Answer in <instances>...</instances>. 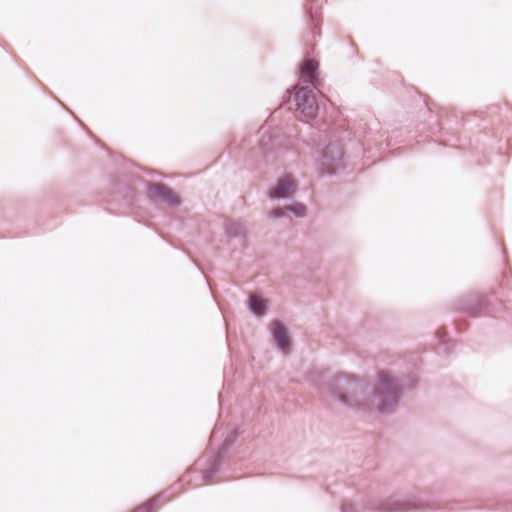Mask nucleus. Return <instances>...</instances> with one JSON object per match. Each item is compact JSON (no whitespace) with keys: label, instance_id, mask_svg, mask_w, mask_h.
Here are the masks:
<instances>
[{"label":"nucleus","instance_id":"nucleus-14","mask_svg":"<svg viewBox=\"0 0 512 512\" xmlns=\"http://www.w3.org/2000/svg\"><path fill=\"white\" fill-rule=\"evenodd\" d=\"M286 214H287V210L285 209V206H284V207H277V208L272 209L268 213V216L272 219H279V218L285 217Z\"/></svg>","mask_w":512,"mask_h":512},{"label":"nucleus","instance_id":"nucleus-3","mask_svg":"<svg viewBox=\"0 0 512 512\" xmlns=\"http://www.w3.org/2000/svg\"><path fill=\"white\" fill-rule=\"evenodd\" d=\"M428 502L417 498L408 497L404 499L389 498L385 501L378 503L373 509L378 512H411V511H424L429 508Z\"/></svg>","mask_w":512,"mask_h":512},{"label":"nucleus","instance_id":"nucleus-11","mask_svg":"<svg viewBox=\"0 0 512 512\" xmlns=\"http://www.w3.org/2000/svg\"><path fill=\"white\" fill-rule=\"evenodd\" d=\"M285 209L287 212L292 213L298 218H304L307 214V207L300 202H293L291 204L285 205Z\"/></svg>","mask_w":512,"mask_h":512},{"label":"nucleus","instance_id":"nucleus-6","mask_svg":"<svg viewBox=\"0 0 512 512\" xmlns=\"http://www.w3.org/2000/svg\"><path fill=\"white\" fill-rule=\"evenodd\" d=\"M488 299L480 294L474 293L469 295V297L460 302L458 309L468 313L471 316H477L482 313H488L489 310L487 308Z\"/></svg>","mask_w":512,"mask_h":512},{"label":"nucleus","instance_id":"nucleus-2","mask_svg":"<svg viewBox=\"0 0 512 512\" xmlns=\"http://www.w3.org/2000/svg\"><path fill=\"white\" fill-rule=\"evenodd\" d=\"M316 88L297 84L294 87L292 101L294 112L302 121L308 122L316 118L319 111V103L315 93Z\"/></svg>","mask_w":512,"mask_h":512},{"label":"nucleus","instance_id":"nucleus-1","mask_svg":"<svg viewBox=\"0 0 512 512\" xmlns=\"http://www.w3.org/2000/svg\"><path fill=\"white\" fill-rule=\"evenodd\" d=\"M318 394L329 397L343 406L359 411H370L373 406L382 414L395 412L402 396L400 380L389 371L377 374V384L370 385L358 378L327 376L319 374V383L315 384Z\"/></svg>","mask_w":512,"mask_h":512},{"label":"nucleus","instance_id":"nucleus-4","mask_svg":"<svg viewBox=\"0 0 512 512\" xmlns=\"http://www.w3.org/2000/svg\"><path fill=\"white\" fill-rule=\"evenodd\" d=\"M342 148L336 144L327 145L321 152V156L318 160V169L326 174H336L342 166Z\"/></svg>","mask_w":512,"mask_h":512},{"label":"nucleus","instance_id":"nucleus-9","mask_svg":"<svg viewBox=\"0 0 512 512\" xmlns=\"http://www.w3.org/2000/svg\"><path fill=\"white\" fill-rule=\"evenodd\" d=\"M149 191L171 207H177L181 203L179 196L165 184L152 183Z\"/></svg>","mask_w":512,"mask_h":512},{"label":"nucleus","instance_id":"nucleus-15","mask_svg":"<svg viewBox=\"0 0 512 512\" xmlns=\"http://www.w3.org/2000/svg\"><path fill=\"white\" fill-rule=\"evenodd\" d=\"M272 136L270 134H267L266 131L262 132V137L260 140V147L263 153H266L269 151V148L267 145L271 142Z\"/></svg>","mask_w":512,"mask_h":512},{"label":"nucleus","instance_id":"nucleus-16","mask_svg":"<svg viewBox=\"0 0 512 512\" xmlns=\"http://www.w3.org/2000/svg\"><path fill=\"white\" fill-rule=\"evenodd\" d=\"M342 512H359L356 507L350 502H344L342 504Z\"/></svg>","mask_w":512,"mask_h":512},{"label":"nucleus","instance_id":"nucleus-10","mask_svg":"<svg viewBox=\"0 0 512 512\" xmlns=\"http://www.w3.org/2000/svg\"><path fill=\"white\" fill-rule=\"evenodd\" d=\"M249 309L253 314L262 316L267 310L266 301L257 295H251L249 298Z\"/></svg>","mask_w":512,"mask_h":512},{"label":"nucleus","instance_id":"nucleus-5","mask_svg":"<svg viewBox=\"0 0 512 512\" xmlns=\"http://www.w3.org/2000/svg\"><path fill=\"white\" fill-rule=\"evenodd\" d=\"M297 191V183L292 175H286L277 179L276 184L268 190L271 200L287 199L294 196Z\"/></svg>","mask_w":512,"mask_h":512},{"label":"nucleus","instance_id":"nucleus-18","mask_svg":"<svg viewBox=\"0 0 512 512\" xmlns=\"http://www.w3.org/2000/svg\"><path fill=\"white\" fill-rule=\"evenodd\" d=\"M445 333H446V332H445L444 330H439V331H438V337H439L440 339H442V337H444Z\"/></svg>","mask_w":512,"mask_h":512},{"label":"nucleus","instance_id":"nucleus-19","mask_svg":"<svg viewBox=\"0 0 512 512\" xmlns=\"http://www.w3.org/2000/svg\"><path fill=\"white\" fill-rule=\"evenodd\" d=\"M307 9V12L310 14V17L313 19L314 18V14H313V11H312V7L310 8H306Z\"/></svg>","mask_w":512,"mask_h":512},{"label":"nucleus","instance_id":"nucleus-12","mask_svg":"<svg viewBox=\"0 0 512 512\" xmlns=\"http://www.w3.org/2000/svg\"><path fill=\"white\" fill-rule=\"evenodd\" d=\"M245 227L239 222H231L226 225V233L230 237H238L243 235Z\"/></svg>","mask_w":512,"mask_h":512},{"label":"nucleus","instance_id":"nucleus-7","mask_svg":"<svg viewBox=\"0 0 512 512\" xmlns=\"http://www.w3.org/2000/svg\"><path fill=\"white\" fill-rule=\"evenodd\" d=\"M270 331L275 346L283 353L289 352L291 342L283 324L278 320H274L270 325Z\"/></svg>","mask_w":512,"mask_h":512},{"label":"nucleus","instance_id":"nucleus-13","mask_svg":"<svg viewBox=\"0 0 512 512\" xmlns=\"http://www.w3.org/2000/svg\"><path fill=\"white\" fill-rule=\"evenodd\" d=\"M162 497V495H158L157 497L149 500L144 505L138 507L133 512H152L153 507L155 504L159 501V499Z\"/></svg>","mask_w":512,"mask_h":512},{"label":"nucleus","instance_id":"nucleus-17","mask_svg":"<svg viewBox=\"0 0 512 512\" xmlns=\"http://www.w3.org/2000/svg\"><path fill=\"white\" fill-rule=\"evenodd\" d=\"M310 35L312 36V39H316L317 36L320 35V31L319 29L317 28V26H314L311 31H310Z\"/></svg>","mask_w":512,"mask_h":512},{"label":"nucleus","instance_id":"nucleus-8","mask_svg":"<svg viewBox=\"0 0 512 512\" xmlns=\"http://www.w3.org/2000/svg\"><path fill=\"white\" fill-rule=\"evenodd\" d=\"M298 84L318 88V63L315 60H306L300 68V82Z\"/></svg>","mask_w":512,"mask_h":512}]
</instances>
